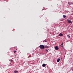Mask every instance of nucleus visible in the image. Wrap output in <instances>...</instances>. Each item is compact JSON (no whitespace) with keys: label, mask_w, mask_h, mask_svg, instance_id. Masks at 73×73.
I'll return each instance as SVG.
<instances>
[{"label":"nucleus","mask_w":73,"mask_h":73,"mask_svg":"<svg viewBox=\"0 0 73 73\" xmlns=\"http://www.w3.org/2000/svg\"><path fill=\"white\" fill-rule=\"evenodd\" d=\"M68 22L69 23H72V21L69 20H68Z\"/></svg>","instance_id":"nucleus-4"},{"label":"nucleus","mask_w":73,"mask_h":73,"mask_svg":"<svg viewBox=\"0 0 73 73\" xmlns=\"http://www.w3.org/2000/svg\"><path fill=\"white\" fill-rule=\"evenodd\" d=\"M59 36H63V34H62L61 33H60L59 34Z\"/></svg>","instance_id":"nucleus-5"},{"label":"nucleus","mask_w":73,"mask_h":73,"mask_svg":"<svg viewBox=\"0 0 73 73\" xmlns=\"http://www.w3.org/2000/svg\"><path fill=\"white\" fill-rule=\"evenodd\" d=\"M55 49H56V50H58V49H59V48H58V46H56L55 47Z\"/></svg>","instance_id":"nucleus-2"},{"label":"nucleus","mask_w":73,"mask_h":73,"mask_svg":"<svg viewBox=\"0 0 73 73\" xmlns=\"http://www.w3.org/2000/svg\"><path fill=\"white\" fill-rule=\"evenodd\" d=\"M42 66L43 67H45V66H46V64H43L42 65Z\"/></svg>","instance_id":"nucleus-9"},{"label":"nucleus","mask_w":73,"mask_h":73,"mask_svg":"<svg viewBox=\"0 0 73 73\" xmlns=\"http://www.w3.org/2000/svg\"><path fill=\"white\" fill-rule=\"evenodd\" d=\"M10 61H11V62H13V60H10Z\"/></svg>","instance_id":"nucleus-12"},{"label":"nucleus","mask_w":73,"mask_h":73,"mask_svg":"<svg viewBox=\"0 0 73 73\" xmlns=\"http://www.w3.org/2000/svg\"><path fill=\"white\" fill-rule=\"evenodd\" d=\"M39 48L41 49H44V46L43 45H41L39 46Z\"/></svg>","instance_id":"nucleus-1"},{"label":"nucleus","mask_w":73,"mask_h":73,"mask_svg":"<svg viewBox=\"0 0 73 73\" xmlns=\"http://www.w3.org/2000/svg\"><path fill=\"white\" fill-rule=\"evenodd\" d=\"M68 3L69 5H71V4H73V3L72 2H68Z\"/></svg>","instance_id":"nucleus-8"},{"label":"nucleus","mask_w":73,"mask_h":73,"mask_svg":"<svg viewBox=\"0 0 73 73\" xmlns=\"http://www.w3.org/2000/svg\"><path fill=\"white\" fill-rule=\"evenodd\" d=\"M67 36L68 38H70V36L69 35H67Z\"/></svg>","instance_id":"nucleus-10"},{"label":"nucleus","mask_w":73,"mask_h":73,"mask_svg":"<svg viewBox=\"0 0 73 73\" xmlns=\"http://www.w3.org/2000/svg\"><path fill=\"white\" fill-rule=\"evenodd\" d=\"M63 45V42H62V43L61 44V45Z\"/></svg>","instance_id":"nucleus-16"},{"label":"nucleus","mask_w":73,"mask_h":73,"mask_svg":"<svg viewBox=\"0 0 73 73\" xmlns=\"http://www.w3.org/2000/svg\"><path fill=\"white\" fill-rule=\"evenodd\" d=\"M60 58H58L57 60V62H60Z\"/></svg>","instance_id":"nucleus-7"},{"label":"nucleus","mask_w":73,"mask_h":73,"mask_svg":"<svg viewBox=\"0 0 73 73\" xmlns=\"http://www.w3.org/2000/svg\"><path fill=\"white\" fill-rule=\"evenodd\" d=\"M66 17V15H63V17L64 18H65Z\"/></svg>","instance_id":"nucleus-11"},{"label":"nucleus","mask_w":73,"mask_h":73,"mask_svg":"<svg viewBox=\"0 0 73 73\" xmlns=\"http://www.w3.org/2000/svg\"><path fill=\"white\" fill-rule=\"evenodd\" d=\"M45 51H46V52H48V50H47V49H46V50H45Z\"/></svg>","instance_id":"nucleus-13"},{"label":"nucleus","mask_w":73,"mask_h":73,"mask_svg":"<svg viewBox=\"0 0 73 73\" xmlns=\"http://www.w3.org/2000/svg\"><path fill=\"white\" fill-rule=\"evenodd\" d=\"M18 71L17 70H15L13 72L14 73H18Z\"/></svg>","instance_id":"nucleus-6"},{"label":"nucleus","mask_w":73,"mask_h":73,"mask_svg":"<svg viewBox=\"0 0 73 73\" xmlns=\"http://www.w3.org/2000/svg\"><path fill=\"white\" fill-rule=\"evenodd\" d=\"M44 41H45V42H46V40H44Z\"/></svg>","instance_id":"nucleus-15"},{"label":"nucleus","mask_w":73,"mask_h":73,"mask_svg":"<svg viewBox=\"0 0 73 73\" xmlns=\"http://www.w3.org/2000/svg\"><path fill=\"white\" fill-rule=\"evenodd\" d=\"M60 46L62 47V46H61V45Z\"/></svg>","instance_id":"nucleus-17"},{"label":"nucleus","mask_w":73,"mask_h":73,"mask_svg":"<svg viewBox=\"0 0 73 73\" xmlns=\"http://www.w3.org/2000/svg\"><path fill=\"white\" fill-rule=\"evenodd\" d=\"M44 48H49V46H48L46 45H45L44 46Z\"/></svg>","instance_id":"nucleus-3"},{"label":"nucleus","mask_w":73,"mask_h":73,"mask_svg":"<svg viewBox=\"0 0 73 73\" xmlns=\"http://www.w3.org/2000/svg\"><path fill=\"white\" fill-rule=\"evenodd\" d=\"M16 51H14V53H16Z\"/></svg>","instance_id":"nucleus-14"}]
</instances>
